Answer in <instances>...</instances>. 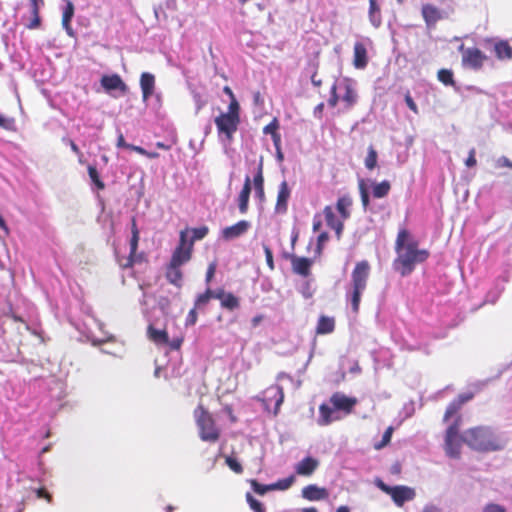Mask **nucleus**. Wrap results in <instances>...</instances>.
Masks as SVG:
<instances>
[{"mask_svg": "<svg viewBox=\"0 0 512 512\" xmlns=\"http://www.w3.org/2000/svg\"><path fill=\"white\" fill-rule=\"evenodd\" d=\"M397 257L393 261V268L402 277L410 275L415 266L425 262L430 252L427 249H419L418 241L406 228H400L395 241Z\"/></svg>", "mask_w": 512, "mask_h": 512, "instance_id": "1", "label": "nucleus"}, {"mask_svg": "<svg viewBox=\"0 0 512 512\" xmlns=\"http://www.w3.org/2000/svg\"><path fill=\"white\" fill-rule=\"evenodd\" d=\"M461 439L463 443L477 451L488 452L502 448L491 429L485 426L467 429Z\"/></svg>", "mask_w": 512, "mask_h": 512, "instance_id": "2", "label": "nucleus"}, {"mask_svg": "<svg viewBox=\"0 0 512 512\" xmlns=\"http://www.w3.org/2000/svg\"><path fill=\"white\" fill-rule=\"evenodd\" d=\"M370 270L369 262L362 260L356 263L351 273V291L347 293V299L350 301L352 312L355 314L359 312L361 295L367 287Z\"/></svg>", "mask_w": 512, "mask_h": 512, "instance_id": "3", "label": "nucleus"}, {"mask_svg": "<svg viewBox=\"0 0 512 512\" xmlns=\"http://www.w3.org/2000/svg\"><path fill=\"white\" fill-rule=\"evenodd\" d=\"M193 416L199 438L204 442L212 444L218 442L222 431L212 413L203 404H199L193 411Z\"/></svg>", "mask_w": 512, "mask_h": 512, "instance_id": "4", "label": "nucleus"}, {"mask_svg": "<svg viewBox=\"0 0 512 512\" xmlns=\"http://www.w3.org/2000/svg\"><path fill=\"white\" fill-rule=\"evenodd\" d=\"M218 137L227 142L233 140L240 124V105L238 102L229 103L227 112L220 113L214 120Z\"/></svg>", "mask_w": 512, "mask_h": 512, "instance_id": "5", "label": "nucleus"}, {"mask_svg": "<svg viewBox=\"0 0 512 512\" xmlns=\"http://www.w3.org/2000/svg\"><path fill=\"white\" fill-rule=\"evenodd\" d=\"M461 422L462 417L457 416V419L446 429L444 448L450 458L458 459L461 455V442H463L461 436L459 437Z\"/></svg>", "mask_w": 512, "mask_h": 512, "instance_id": "6", "label": "nucleus"}, {"mask_svg": "<svg viewBox=\"0 0 512 512\" xmlns=\"http://www.w3.org/2000/svg\"><path fill=\"white\" fill-rule=\"evenodd\" d=\"M140 239V232L137 227L136 219L132 218L131 223V238H130V253L127 257L119 258L118 263L121 268L127 269L133 267L136 262L141 260V255L137 254L138 243Z\"/></svg>", "mask_w": 512, "mask_h": 512, "instance_id": "7", "label": "nucleus"}, {"mask_svg": "<svg viewBox=\"0 0 512 512\" xmlns=\"http://www.w3.org/2000/svg\"><path fill=\"white\" fill-rule=\"evenodd\" d=\"M192 251V243L187 242L186 233L185 231H182L180 233L179 244L175 248L169 263L173 264L174 266L181 267L183 264L190 261L192 257Z\"/></svg>", "mask_w": 512, "mask_h": 512, "instance_id": "8", "label": "nucleus"}, {"mask_svg": "<svg viewBox=\"0 0 512 512\" xmlns=\"http://www.w3.org/2000/svg\"><path fill=\"white\" fill-rule=\"evenodd\" d=\"M460 51L462 52V65L473 70H480L487 60V56L479 48L464 49V46L461 45Z\"/></svg>", "mask_w": 512, "mask_h": 512, "instance_id": "9", "label": "nucleus"}, {"mask_svg": "<svg viewBox=\"0 0 512 512\" xmlns=\"http://www.w3.org/2000/svg\"><path fill=\"white\" fill-rule=\"evenodd\" d=\"M355 397H348L341 392H335L330 397V403L335 410L344 412L346 415L351 414L357 404Z\"/></svg>", "mask_w": 512, "mask_h": 512, "instance_id": "10", "label": "nucleus"}, {"mask_svg": "<svg viewBox=\"0 0 512 512\" xmlns=\"http://www.w3.org/2000/svg\"><path fill=\"white\" fill-rule=\"evenodd\" d=\"M421 15L428 28H434L438 21L447 17L444 11L431 3L422 5Z\"/></svg>", "mask_w": 512, "mask_h": 512, "instance_id": "11", "label": "nucleus"}, {"mask_svg": "<svg viewBox=\"0 0 512 512\" xmlns=\"http://www.w3.org/2000/svg\"><path fill=\"white\" fill-rule=\"evenodd\" d=\"M415 495L414 489L400 485L393 487L390 496L398 507H402L405 502L413 500Z\"/></svg>", "mask_w": 512, "mask_h": 512, "instance_id": "12", "label": "nucleus"}, {"mask_svg": "<svg viewBox=\"0 0 512 512\" xmlns=\"http://www.w3.org/2000/svg\"><path fill=\"white\" fill-rule=\"evenodd\" d=\"M250 222L246 220H240L234 225L225 227L221 234L222 238L225 240H232L244 235L250 228Z\"/></svg>", "mask_w": 512, "mask_h": 512, "instance_id": "13", "label": "nucleus"}, {"mask_svg": "<svg viewBox=\"0 0 512 512\" xmlns=\"http://www.w3.org/2000/svg\"><path fill=\"white\" fill-rule=\"evenodd\" d=\"M215 299L220 301L221 307L233 311L240 306L239 298L231 292H226L223 288L216 289Z\"/></svg>", "mask_w": 512, "mask_h": 512, "instance_id": "14", "label": "nucleus"}, {"mask_svg": "<svg viewBox=\"0 0 512 512\" xmlns=\"http://www.w3.org/2000/svg\"><path fill=\"white\" fill-rule=\"evenodd\" d=\"M100 82L106 91L120 90L122 93H126L128 90L127 85L118 74L104 75Z\"/></svg>", "mask_w": 512, "mask_h": 512, "instance_id": "15", "label": "nucleus"}, {"mask_svg": "<svg viewBox=\"0 0 512 512\" xmlns=\"http://www.w3.org/2000/svg\"><path fill=\"white\" fill-rule=\"evenodd\" d=\"M344 86V94L342 96V102L344 103V108L346 110H350L358 101V94L356 89L353 86L352 80L346 78L343 83Z\"/></svg>", "mask_w": 512, "mask_h": 512, "instance_id": "16", "label": "nucleus"}, {"mask_svg": "<svg viewBox=\"0 0 512 512\" xmlns=\"http://www.w3.org/2000/svg\"><path fill=\"white\" fill-rule=\"evenodd\" d=\"M302 496L309 501H320L327 499L329 493L326 488L310 484L302 489Z\"/></svg>", "mask_w": 512, "mask_h": 512, "instance_id": "17", "label": "nucleus"}, {"mask_svg": "<svg viewBox=\"0 0 512 512\" xmlns=\"http://www.w3.org/2000/svg\"><path fill=\"white\" fill-rule=\"evenodd\" d=\"M368 53L364 43L356 42L353 51V65L356 69H364L368 64Z\"/></svg>", "mask_w": 512, "mask_h": 512, "instance_id": "18", "label": "nucleus"}, {"mask_svg": "<svg viewBox=\"0 0 512 512\" xmlns=\"http://www.w3.org/2000/svg\"><path fill=\"white\" fill-rule=\"evenodd\" d=\"M140 87L142 90V99L147 101L155 90V76L149 72H143L140 76Z\"/></svg>", "mask_w": 512, "mask_h": 512, "instance_id": "19", "label": "nucleus"}, {"mask_svg": "<svg viewBox=\"0 0 512 512\" xmlns=\"http://www.w3.org/2000/svg\"><path fill=\"white\" fill-rule=\"evenodd\" d=\"M319 466V461L313 457H305L302 459L295 468V471L298 475L301 476H310L314 473V471Z\"/></svg>", "mask_w": 512, "mask_h": 512, "instance_id": "20", "label": "nucleus"}, {"mask_svg": "<svg viewBox=\"0 0 512 512\" xmlns=\"http://www.w3.org/2000/svg\"><path fill=\"white\" fill-rule=\"evenodd\" d=\"M251 193V179L246 176L242 190L238 196V207L241 214H246L249 207V197Z\"/></svg>", "mask_w": 512, "mask_h": 512, "instance_id": "21", "label": "nucleus"}, {"mask_svg": "<svg viewBox=\"0 0 512 512\" xmlns=\"http://www.w3.org/2000/svg\"><path fill=\"white\" fill-rule=\"evenodd\" d=\"M290 188L286 181H282L279 185L277 201H276V211L277 212H286L287 211V203L290 198Z\"/></svg>", "mask_w": 512, "mask_h": 512, "instance_id": "22", "label": "nucleus"}, {"mask_svg": "<svg viewBox=\"0 0 512 512\" xmlns=\"http://www.w3.org/2000/svg\"><path fill=\"white\" fill-rule=\"evenodd\" d=\"M31 6L32 19L26 24L30 30L38 29L41 26L40 9L44 6V0H29Z\"/></svg>", "mask_w": 512, "mask_h": 512, "instance_id": "23", "label": "nucleus"}, {"mask_svg": "<svg viewBox=\"0 0 512 512\" xmlns=\"http://www.w3.org/2000/svg\"><path fill=\"white\" fill-rule=\"evenodd\" d=\"M312 266V260L306 257H293L292 268L293 271L303 277H307L310 274Z\"/></svg>", "mask_w": 512, "mask_h": 512, "instance_id": "24", "label": "nucleus"}, {"mask_svg": "<svg viewBox=\"0 0 512 512\" xmlns=\"http://www.w3.org/2000/svg\"><path fill=\"white\" fill-rule=\"evenodd\" d=\"M334 410V408L330 407L326 403H322L319 406L318 424L320 426H327L331 424L333 421L339 420L340 418L338 416H333Z\"/></svg>", "mask_w": 512, "mask_h": 512, "instance_id": "25", "label": "nucleus"}, {"mask_svg": "<svg viewBox=\"0 0 512 512\" xmlns=\"http://www.w3.org/2000/svg\"><path fill=\"white\" fill-rule=\"evenodd\" d=\"M147 336L156 345H166L169 343V336L165 329H156L153 325L147 327Z\"/></svg>", "mask_w": 512, "mask_h": 512, "instance_id": "26", "label": "nucleus"}, {"mask_svg": "<svg viewBox=\"0 0 512 512\" xmlns=\"http://www.w3.org/2000/svg\"><path fill=\"white\" fill-rule=\"evenodd\" d=\"M165 276L168 282L172 285L176 287L182 286L183 273L179 266H174L169 263L166 267Z\"/></svg>", "mask_w": 512, "mask_h": 512, "instance_id": "27", "label": "nucleus"}, {"mask_svg": "<svg viewBox=\"0 0 512 512\" xmlns=\"http://www.w3.org/2000/svg\"><path fill=\"white\" fill-rule=\"evenodd\" d=\"M494 52L499 60L512 59V47L505 40H500L494 45Z\"/></svg>", "mask_w": 512, "mask_h": 512, "instance_id": "28", "label": "nucleus"}, {"mask_svg": "<svg viewBox=\"0 0 512 512\" xmlns=\"http://www.w3.org/2000/svg\"><path fill=\"white\" fill-rule=\"evenodd\" d=\"M335 329V320L333 317L328 316H320L317 327H316V333L319 335L324 334H330Z\"/></svg>", "mask_w": 512, "mask_h": 512, "instance_id": "29", "label": "nucleus"}, {"mask_svg": "<svg viewBox=\"0 0 512 512\" xmlns=\"http://www.w3.org/2000/svg\"><path fill=\"white\" fill-rule=\"evenodd\" d=\"M372 196L380 199L386 197L391 190V183L388 180L381 182H371Z\"/></svg>", "mask_w": 512, "mask_h": 512, "instance_id": "30", "label": "nucleus"}, {"mask_svg": "<svg viewBox=\"0 0 512 512\" xmlns=\"http://www.w3.org/2000/svg\"><path fill=\"white\" fill-rule=\"evenodd\" d=\"M369 20L371 24L378 28L382 23L381 10L376 0H369Z\"/></svg>", "mask_w": 512, "mask_h": 512, "instance_id": "31", "label": "nucleus"}, {"mask_svg": "<svg viewBox=\"0 0 512 512\" xmlns=\"http://www.w3.org/2000/svg\"><path fill=\"white\" fill-rule=\"evenodd\" d=\"M352 205V200L348 196H342L338 198L336 203V208L338 212L340 213L343 220L349 218L350 212L349 207Z\"/></svg>", "mask_w": 512, "mask_h": 512, "instance_id": "32", "label": "nucleus"}, {"mask_svg": "<svg viewBox=\"0 0 512 512\" xmlns=\"http://www.w3.org/2000/svg\"><path fill=\"white\" fill-rule=\"evenodd\" d=\"M216 290H211L209 287L206 291L200 295L195 300V308L202 309L205 307L211 299H215Z\"/></svg>", "mask_w": 512, "mask_h": 512, "instance_id": "33", "label": "nucleus"}, {"mask_svg": "<svg viewBox=\"0 0 512 512\" xmlns=\"http://www.w3.org/2000/svg\"><path fill=\"white\" fill-rule=\"evenodd\" d=\"M462 406L454 399L446 408V411L443 416V421L447 422L451 418H455L454 421L457 419V416H461L459 414V411L461 410Z\"/></svg>", "mask_w": 512, "mask_h": 512, "instance_id": "34", "label": "nucleus"}, {"mask_svg": "<svg viewBox=\"0 0 512 512\" xmlns=\"http://www.w3.org/2000/svg\"><path fill=\"white\" fill-rule=\"evenodd\" d=\"M462 406L454 399L446 408V411L443 416V421L447 422L451 418H455L454 421L457 419V416H461L459 414V411L461 410Z\"/></svg>", "mask_w": 512, "mask_h": 512, "instance_id": "35", "label": "nucleus"}, {"mask_svg": "<svg viewBox=\"0 0 512 512\" xmlns=\"http://www.w3.org/2000/svg\"><path fill=\"white\" fill-rule=\"evenodd\" d=\"M358 189L360 193L361 203L364 210H367L370 204V196L367 188V184L364 179L358 181Z\"/></svg>", "mask_w": 512, "mask_h": 512, "instance_id": "36", "label": "nucleus"}, {"mask_svg": "<svg viewBox=\"0 0 512 512\" xmlns=\"http://www.w3.org/2000/svg\"><path fill=\"white\" fill-rule=\"evenodd\" d=\"M437 78L440 82H442L446 86H454L455 81L453 77V72L449 69H440L437 73Z\"/></svg>", "mask_w": 512, "mask_h": 512, "instance_id": "37", "label": "nucleus"}, {"mask_svg": "<svg viewBox=\"0 0 512 512\" xmlns=\"http://www.w3.org/2000/svg\"><path fill=\"white\" fill-rule=\"evenodd\" d=\"M88 175L91 179V181L95 184L98 190H104L105 189V183L101 180L99 173L96 169V167L89 165L88 166Z\"/></svg>", "mask_w": 512, "mask_h": 512, "instance_id": "38", "label": "nucleus"}, {"mask_svg": "<svg viewBox=\"0 0 512 512\" xmlns=\"http://www.w3.org/2000/svg\"><path fill=\"white\" fill-rule=\"evenodd\" d=\"M377 151L373 146L368 148V154L365 158V166L369 170H373L377 166Z\"/></svg>", "mask_w": 512, "mask_h": 512, "instance_id": "39", "label": "nucleus"}, {"mask_svg": "<svg viewBox=\"0 0 512 512\" xmlns=\"http://www.w3.org/2000/svg\"><path fill=\"white\" fill-rule=\"evenodd\" d=\"M323 214H324V217H325L326 224L330 228L335 226L337 223L341 222L340 220L336 219V216H335V213L333 211V208L331 206H329V205L324 207Z\"/></svg>", "mask_w": 512, "mask_h": 512, "instance_id": "40", "label": "nucleus"}, {"mask_svg": "<svg viewBox=\"0 0 512 512\" xmlns=\"http://www.w3.org/2000/svg\"><path fill=\"white\" fill-rule=\"evenodd\" d=\"M253 491L259 495H264L265 493H267L268 491H272L274 490L273 489V484H270V485H263V484H260L257 480L255 479H252L249 481Z\"/></svg>", "mask_w": 512, "mask_h": 512, "instance_id": "41", "label": "nucleus"}, {"mask_svg": "<svg viewBox=\"0 0 512 512\" xmlns=\"http://www.w3.org/2000/svg\"><path fill=\"white\" fill-rule=\"evenodd\" d=\"M393 431H394V428L392 426H389L385 430V432L382 436V440L379 443H376L374 445V448L377 450H380V449L384 448L386 445H388L391 441Z\"/></svg>", "mask_w": 512, "mask_h": 512, "instance_id": "42", "label": "nucleus"}, {"mask_svg": "<svg viewBox=\"0 0 512 512\" xmlns=\"http://www.w3.org/2000/svg\"><path fill=\"white\" fill-rule=\"evenodd\" d=\"M246 501L254 512H266L263 504L255 499L250 493L246 494Z\"/></svg>", "mask_w": 512, "mask_h": 512, "instance_id": "43", "label": "nucleus"}, {"mask_svg": "<svg viewBox=\"0 0 512 512\" xmlns=\"http://www.w3.org/2000/svg\"><path fill=\"white\" fill-rule=\"evenodd\" d=\"M225 463L227 464V466L233 471L235 472L236 474H241L243 472V467L242 465L237 461L236 458L232 457V456H227L225 458Z\"/></svg>", "mask_w": 512, "mask_h": 512, "instance_id": "44", "label": "nucleus"}, {"mask_svg": "<svg viewBox=\"0 0 512 512\" xmlns=\"http://www.w3.org/2000/svg\"><path fill=\"white\" fill-rule=\"evenodd\" d=\"M279 121L277 118H273L272 121L263 128L264 134H270L271 137L277 135L279 132Z\"/></svg>", "mask_w": 512, "mask_h": 512, "instance_id": "45", "label": "nucleus"}, {"mask_svg": "<svg viewBox=\"0 0 512 512\" xmlns=\"http://www.w3.org/2000/svg\"><path fill=\"white\" fill-rule=\"evenodd\" d=\"M293 482H294L293 476L281 479L278 482L273 483V489L274 490H286L291 487Z\"/></svg>", "mask_w": 512, "mask_h": 512, "instance_id": "46", "label": "nucleus"}, {"mask_svg": "<svg viewBox=\"0 0 512 512\" xmlns=\"http://www.w3.org/2000/svg\"><path fill=\"white\" fill-rule=\"evenodd\" d=\"M208 232H209V229L206 226H201V227H198V228H194L192 230V234L193 235H192V240H191L190 243L193 244V242L195 240L203 239L208 234Z\"/></svg>", "mask_w": 512, "mask_h": 512, "instance_id": "47", "label": "nucleus"}, {"mask_svg": "<svg viewBox=\"0 0 512 512\" xmlns=\"http://www.w3.org/2000/svg\"><path fill=\"white\" fill-rule=\"evenodd\" d=\"M339 102V96L337 94V85L334 83L330 90V97L328 99V105L332 108L336 107Z\"/></svg>", "mask_w": 512, "mask_h": 512, "instance_id": "48", "label": "nucleus"}, {"mask_svg": "<svg viewBox=\"0 0 512 512\" xmlns=\"http://www.w3.org/2000/svg\"><path fill=\"white\" fill-rule=\"evenodd\" d=\"M74 16V5L70 0H67L66 6L63 10L62 18L67 20H72Z\"/></svg>", "mask_w": 512, "mask_h": 512, "instance_id": "49", "label": "nucleus"}, {"mask_svg": "<svg viewBox=\"0 0 512 512\" xmlns=\"http://www.w3.org/2000/svg\"><path fill=\"white\" fill-rule=\"evenodd\" d=\"M329 240L327 232H321L317 237V253L321 254L325 243Z\"/></svg>", "mask_w": 512, "mask_h": 512, "instance_id": "50", "label": "nucleus"}, {"mask_svg": "<svg viewBox=\"0 0 512 512\" xmlns=\"http://www.w3.org/2000/svg\"><path fill=\"white\" fill-rule=\"evenodd\" d=\"M253 185H254V189L264 187V177H263L261 165L259 166L258 172L256 173V175L253 178Z\"/></svg>", "mask_w": 512, "mask_h": 512, "instance_id": "51", "label": "nucleus"}, {"mask_svg": "<svg viewBox=\"0 0 512 512\" xmlns=\"http://www.w3.org/2000/svg\"><path fill=\"white\" fill-rule=\"evenodd\" d=\"M15 121L13 118H7L0 114V127L6 130H13Z\"/></svg>", "mask_w": 512, "mask_h": 512, "instance_id": "52", "label": "nucleus"}, {"mask_svg": "<svg viewBox=\"0 0 512 512\" xmlns=\"http://www.w3.org/2000/svg\"><path fill=\"white\" fill-rule=\"evenodd\" d=\"M36 496L39 499H45L48 503H52V495L47 491L46 488L40 487L35 490Z\"/></svg>", "mask_w": 512, "mask_h": 512, "instance_id": "53", "label": "nucleus"}, {"mask_svg": "<svg viewBox=\"0 0 512 512\" xmlns=\"http://www.w3.org/2000/svg\"><path fill=\"white\" fill-rule=\"evenodd\" d=\"M263 248H264V253H265V258H266L267 265L272 270V269H274V261H273L272 250L270 249V247L268 245H264Z\"/></svg>", "mask_w": 512, "mask_h": 512, "instance_id": "54", "label": "nucleus"}, {"mask_svg": "<svg viewBox=\"0 0 512 512\" xmlns=\"http://www.w3.org/2000/svg\"><path fill=\"white\" fill-rule=\"evenodd\" d=\"M198 308H192L186 318V326H192L197 322L198 316H197V310Z\"/></svg>", "mask_w": 512, "mask_h": 512, "instance_id": "55", "label": "nucleus"}, {"mask_svg": "<svg viewBox=\"0 0 512 512\" xmlns=\"http://www.w3.org/2000/svg\"><path fill=\"white\" fill-rule=\"evenodd\" d=\"M474 397V393L472 392H467V393H462V394H459L457 396V398H455V400L461 405L463 406L465 403H467L468 401L472 400Z\"/></svg>", "mask_w": 512, "mask_h": 512, "instance_id": "56", "label": "nucleus"}, {"mask_svg": "<svg viewBox=\"0 0 512 512\" xmlns=\"http://www.w3.org/2000/svg\"><path fill=\"white\" fill-rule=\"evenodd\" d=\"M215 272H216V263L212 262L209 264L207 271H206L205 281L207 284H209L212 281V279L215 275Z\"/></svg>", "mask_w": 512, "mask_h": 512, "instance_id": "57", "label": "nucleus"}, {"mask_svg": "<svg viewBox=\"0 0 512 512\" xmlns=\"http://www.w3.org/2000/svg\"><path fill=\"white\" fill-rule=\"evenodd\" d=\"M404 99H405V103L407 104L409 109L411 111H413L415 114H418V107H417L415 101L413 100V98L411 97L410 92H407L405 94Z\"/></svg>", "mask_w": 512, "mask_h": 512, "instance_id": "58", "label": "nucleus"}, {"mask_svg": "<svg viewBox=\"0 0 512 512\" xmlns=\"http://www.w3.org/2000/svg\"><path fill=\"white\" fill-rule=\"evenodd\" d=\"M476 150L475 148H472L470 151H469V155H468V158L466 159L465 161V165L469 168L471 167H474L476 166L477 164V161H476Z\"/></svg>", "mask_w": 512, "mask_h": 512, "instance_id": "59", "label": "nucleus"}, {"mask_svg": "<svg viewBox=\"0 0 512 512\" xmlns=\"http://www.w3.org/2000/svg\"><path fill=\"white\" fill-rule=\"evenodd\" d=\"M483 512H506V510L504 507L498 504L490 503L484 507Z\"/></svg>", "mask_w": 512, "mask_h": 512, "instance_id": "60", "label": "nucleus"}, {"mask_svg": "<svg viewBox=\"0 0 512 512\" xmlns=\"http://www.w3.org/2000/svg\"><path fill=\"white\" fill-rule=\"evenodd\" d=\"M498 167H506L512 169V161L505 156L500 157L497 160Z\"/></svg>", "mask_w": 512, "mask_h": 512, "instance_id": "61", "label": "nucleus"}, {"mask_svg": "<svg viewBox=\"0 0 512 512\" xmlns=\"http://www.w3.org/2000/svg\"><path fill=\"white\" fill-rule=\"evenodd\" d=\"M275 390H276V394L278 395V399L276 400V407L278 408L283 403L284 392H283V388L281 386H276Z\"/></svg>", "mask_w": 512, "mask_h": 512, "instance_id": "62", "label": "nucleus"}, {"mask_svg": "<svg viewBox=\"0 0 512 512\" xmlns=\"http://www.w3.org/2000/svg\"><path fill=\"white\" fill-rule=\"evenodd\" d=\"M183 342V338H175L172 341H169L167 345L170 346L172 350H179Z\"/></svg>", "mask_w": 512, "mask_h": 512, "instance_id": "63", "label": "nucleus"}, {"mask_svg": "<svg viewBox=\"0 0 512 512\" xmlns=\"http://www.w3.org/2000/svg\"><path fill=\"white\" fill-rule=\"evenodd\" d=\"M377 486L386 494L391 495L393 487L386 485L383 481L379 480Z\"/></svg>", "mask_w": 512, "mask_h": 512, "instance_id": "64", "label": "nucleus"}]
</instances>
